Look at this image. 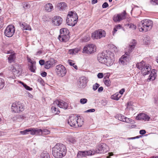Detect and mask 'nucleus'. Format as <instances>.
<instances>
[{"instance_id": "17", "label": "nucleus", "mask_w": 158, "mask_h": 158, "mask_svg": "<svg viewBox=\"0 0 158 158\" xmlns=\"http://www.w3.org/2000/svg\"><path fill=\"white\" fill-rule=\"evenodd\" d=\"M87 80L84 76H82L80 78L78 83V87L80 88H84L87 85Z\"/></svg>"}, {"instance_id": "26", "label": "nucleus", "mask_w": 158, "mask_h": 158, "mask_svg": "<svg viewBox=\"0 0 158 158\" xmlns=\"http://www.w3.org/2000/svg\"><path fill=\"white\" fill-rule=\"evenodd\" d=\"M156 70L154 69L152 70L148 80L152 81L155 80L156 76Z\"/></svg>"}, {"instance_id": "9", "label": "nucleus", "mask_w": 158, "mask_h": 158, "mask_svg": "<svg viewBox=\"0 0 158 158\" xmlns=\"http://www.w3.org/2000/svg\"><path fill=\"white\" fill-rule=\"evenodd\" d=\"M105 32L102 29H99L95 31L92 34V38L93 39H98L104 37L105 36Z\"/></svg>"}, {"instance_id": "34", "label": "nucleus", "mask_w": 158, "mask_h": 158, "mask_svg": "<svg viewBox=\"0 0 158 158\" xmlns=\"http://www.w3.org/2000/svg\"><path fill=\"white\" fill-rule=\"evenodd\" d=\"M45 10L48 11H50L53 8V6L52 4L49 3L47 4L45 6Z\"/></svg>"}, {"instance_id": "48", "label": "nucleus", "mask_w": 158, "mask_h": 158, "mask_svg": "<svg viewBox=\"0 0 158 158\" xmlns=\"http://www.w3.org/2000/svg\"><path fill=\"white\" fill-rule=\"evenodd\" d=\"M4 25V22L3 20V18L0 17V29L2 28Z\"/></svg>"}, {"instance_id": "21", "label": "nucleus", "mask_w": 158, "mask_h": 158, "mask_svg": "<svg viewBox=\"0 0 158 158\" xmlns=\"http://www.w3.org/2000/svg\"><path fill=\"white\" fill-rule=\"evenodd\" d=\"M107 147L105 144H101L98 146V150H97V152L99 153H104L107 151Z\"/></svg>"}, {"instance_id": "33", "label": "nucleus", "mask_w": 158, "mask_h": 158, "mask_svg": "<svg viewBox=\"0 0 158 158\" xmlns=\"http://www.w3.org/2000/svg\"><path fill=\"white\" fill-rule=\"evenodd\" d=\"M103 81L105 84L107 86H110L111 85V81L109 79V77L107 78H103Z\"/></svg>"}, {"instance_id": "27", "label": "nucleus", "mask_w": 158, "mask_h": 158, "mask_svg": "<svg viewBox=\"0 0 158 158\" xmlns=\"http://www.w3.org/2000/svg\"><path fill=\"white\" fill-rule=\"evenodd\" d=\"M67 7V4L65 2H60L58 3L57 5L58 9L63 10H65Z\"/></svg>"}, {"instance_id": "6", "label": "nucleus", "mask_w": 158, "mask_h": 158, "mask_svg": "<svg viewBox=\"0 0 158 158\" xmlns=\"http://www.w3.org/2000/svg\"><path fill=\"white\" fill-rule=\"evenodd\" d=\"M78 117L76 115H73L70 116L68 120V123L70 126L74 127L81 126V125L78 123Z\"/></svg>"}, {"instance_id": "38", "label": "nucleus", "mask_w": 158, "mask_h": 158, "mask_svg": "<svg viewBox=\"0 0 158 158\" xmlns=\"http://www.w3.org/2000/svg\"><path fill=\"white\" fill-rule=\"evenodd\" d=\"M68 140L69 142L72 143H74L76 141L75 138L72 136H69L68 138Z\"/></svg>"}, {"instance_id": "22", "label": "nucleus", "mask_w": 158, "mask_h": 158, "mask_svg": "<svg viewBox=\"0 0 158 158\" xmlns=\"http://www.w3.org/2000/svg\"><path fill=\"white\" fill-rule=\"evenodd\" d=\"M55 63V62L54 59H50L45 62L44 68L46 69H49L52 67Z\"/></svg>"}, {"instance_id": "57", "label": "nucleus", "mask_w": 158, "mask_h": 158, "mask_svg": "<svg viewBox=\"0 0 158 158\" xmlns=\"http://www.w3.org/2000/svg\"><path fill=\"white\" fill-rule=\"evenodd\" d=\"M146 133V131L145 130H142L140 131L139 133L141 135H143L145 134Z\"/></svg>"}, {"instance_id": "60", "label": "nucleus", "mask_w": 158, "mask_h": 158, "mask_svg": "<svg viewBox=\"0 0 158 158\" xmlns=\"http://www.w3.org/2000/svg\"><path fill=\"white\" fill-rule=\"evenodd\" d=\"M41 75L43 77H45L47 75V73L45 72H43L41 74Z\"/></svg>"}, {"instance_id": "36", "label": "nucleus", "mask_w": 158, "mask_h": 158, "mask_svg": "<svg viewBox=\"0 0 158 158\" xmlns=\"http://www.w3.org/2000/svg\"><path fill=\"white\" fill-rule=\"evenodd\" d=\"M32 128H30L29 129H27L24 130L23 131H20V133L22 135H25L28 134V132H30V134H31Z\"/></svg>"}, {"instance_id": "25", "label": "nucleus", "mask_w": 158, "mask_h": 158, "mask_svg": "<svg viewBox=\"0 0 158 158\" xmlns=\"http://www.w3.org/2000/svg\"><path fill=\"white\" fill-rule=\"evenodd\" d=\"M20 26L23 30H30L31 31V27L29 25L25 23H19Z\"/></svg>"}, {"instance_id": "55", "label": "nucleus", "mask_w": 158, "mask_h": 158, "mask_svg": "<svg viewBox=\"0 0 158 158\" xmlns=\"http://www.w3.org/2000/svg\"><path fill=\"white\" fill-rule=\"evenodd\" d=\"M98 77L99 78H102L103 77V74L102 73H99L98 74Z\"/></svg>"}, {"instance_id": "40", "label": "nucleus", "mask_w": 158, "mask_h": 158, "mask_svg": "<svg viewBox=\"0 0 158 158\" xmlns=\"http://www.w3.org/2000/svg\"><path fill=\"white\" fill-rule=\"evenodd\" d=\"M78 49H72L69 50V52L71 54H75L78 53Z\"/></svg>"}, {"instance_id": "47", "label": "nucleus", "mask_w": 158, "mask_h": 158, "mask_svg": "<svg viewBox=\"0 0 158 158\" xmlns=\"http://www.w3.org/2000/svg\"><path fill=\"white\" fill-rule=\"evenodd\" d=\"M90 39V37L88 36H86L84 37L82 39L83 42H87Z\"/></svg>"}, {"instance_id": "15", "label": "nucleus", "mask_w": 158, "mask_h": 158, "mask_svg": "<svg viewBox=\"0 0 158 158\" xmlns=\"http://www.w3.org/2000/svg\"><path fill=\"white\" fill-rule=\"evenodd\" d=\"M53 105H56L60 108L65 109H67L68 107V104L61 100L55 101L53 103Z\"/></svg>"}, {"instance_id": "46", "label": "nucleus", "mask_w": 158, "mask_h": 158, "mask_svg": "<svg viewBox=\"0 0 158 158\" xmlns=\"http://www.w3.org/2000/svg\"><path fill=\"white\" fill-rule=\"evenodd\" d=\"M100 85L98 84V83H96L95 84L93 85V89L95 91L98 88V87Z\"/></svg>"}, {"instance_id": "50", "label": "nucleus", "mask_w": 158, "mask_h": 158, "mask_svg": "<svg viewBox=\"0 0 158 158\" xmlns=\"http://www.w3.org/2000/svg\"><path fill=\"white\" fill-rule=\"evenodd\" d=\"M27 60L29 62H30L31 64V65H33L35 64L36 62L35 61H32L29 58H27Z\"/></svg>"}, {"instance_id": "56", "label": "nucleus", "mask_w": 158, "mask_h": 158, "mask_svg": "<svg viewBox=\"0 0 158 158\" xmlns=\"http://www.w3.org/2000/svg\"><path fill=\"white\" fill-rule=\"evenodd\" d=\"M73 61L71 60H69L68 62L70 65L73 66L75 64L73 62Z\"/></svg>"}, {"instance_id": "43", "label": "nucleus", "mask_w": 158, "mask_h": 158, "mask_svg": "<svg viewBox=\"0 0 158 158\" xmlns=\"http://www.w3.org/2000/svg\"><path fill=\"white\" fill-rule=\"evenodd\" d=\"M4 86V81L3 79L0 78V89H2Z\"/></svg>"}, {"instance_id": "1", "label": "nucleus", "mask_w": 158, "mask_h": 158, "mask_svg": "<svg viewBox=\"0 0 158 158\" xmlns=\"http://www.w3.org/2000/svg\"><path fill=\"white\" fill-rule=\"evenodd\" d=\"M66 147L60 143L56 144L52 149V154L55 158H62L66 155Z\"/></svg>"}, {"instance_id": "11", "label": "nucleus", "mask_w": 158, "mask_h": 158, "mask_svg": "<svg viewBox=\"0 0 158 158\" xmlns=\"http://www.w3.org/2000/svg\"><path fill=\"white\" fill-rule=\"evenodd\" d=\"M132 56L127 52L125 53L119 59V63L122 64L127 65L131 59Z\"/></svg>"}, {"instance_id": "16", "label": "nucleus", "mask_w": 158, "mask_h": 158, "mask_svg": "<svg viewBox=\"0 0 158 158\" xmlns=\"http://www.w3.org/2000/svg\"><path fill=\"white\" fill-rule=\"evenodd\" d=\"M107 52H108V51H106L98 55L97 58L99 62L105 64L106 57H107L106 55Z\"/></svg>"}, {"instance_id": "18", "label": "nucleus", "mask_w": 158, "mask_h": 158, "mask_svg": "<svg viewBox=\"0 0 158 158\" xmlns=\"http://www.w3.org/2000/svg\"><path fill=\"white\" fill-rule=\"evenodd\" d=\"M136 118L137 120H143L144 121H148L150 118V117L144 113H141L138 114Z\"/></svg>"}, {"instance_id": "13", "label": "nucleus", "mask_w": 158, "mask_h": 158, "mask_svg": "<svg viewBox=\"0 0 158 158\" xmlns=\"http://www.w3.org/2000/svg\"><path fill=\"white\" fill-rule=\"evenodd\" d=\"M12 71L14 75L19 76L21 75L22 72V68L20 66L16 64L11 67Z\"/></svg>"}, {"instance_id": "39", "label": "nucleus", "mask_w": 158, "mask_h": 158, "mask_svg": "<svg viewBox=\"0 0 158 158\" xmlns=\"http://www.w3.org/2000/svg\"><path fill=\"white\" fill-rule=\"evenodd\" d=\"M20 83H21L23 85V86L26 89L29 91H31L32 90V88L30 87L29 86H28L26 84H24L23 82L21 81H20Z\"/></svg>"}, {"instance_id": "35", "label": "nucleus", "mask_w": 158, "mask_h": 158, "mask_svg": "<svg viewBox=\"0 0 158 158\" xmlns=\"http://www.w3.org/2000/svg\"><path fill=\"white\" fill-rule=\"evenodd\" d=\"M51 110L52 113L55 114H58L60 112V111L59 110L58 108L56 107V106H52L51 107Z\"/></svg>"}, {"instance_id": "54", "label": "nucleus", "mask_w": 158, "mask_h": 158, "mask_svg": "<svg viewBox=\"0 0 158 158\" xmlns=\"http://www.w3.org/2000/svg\"><path fill=\"white\" fill-rule=\"evenodd\" d=\"M95 111V110L94 109H90L88 110L85 111V112L86 113H88V112H94Z\"/></svg>"}, {"instance_id": "52", "label": "nucleus", "mask_w": 158, "mask_h": 158, "mask_svg": "<svg viewBox=\"0 0 158 158\" xmlns=\"http://www.w3.org/2000/svg\"><path fill=\"white\" fill-rule=\"evenodd\" d=\"M109 5L106 2H104L102 5V7L103 8H106L108 7Z\"/></svg>"}, {"instance_id": "49", "label": "nucleus", "mask_w": 158, "mask_h": 158, "mask_svg": "<svg viewBox=\"0 0 158 158\" xmlns=\"http://www.w3.org/2000/svg\"><path fill=\"white\" fill-rule=\"evenodd\" d=\"M86 156H91L93 155V152L91 150L85 151Z\"/></svg>"}, {"instance_id": "59", "label": "nucleus", "mask_w": 158, "mask_h": 158, "mask_svg": "<svg viewBox=\"0 0 158 158\" xmlns=\"http://www.w3.org/2000/svg\"><path fill=\"white\" fill-rule=\"evenodd\" d=\"M23 7L24 8V9L28 8L29 7V5L28 4L25 3Z\"/></svg>"}, {"instance_id": "28", "label": "nucleus", "mask_w": 158, "mask_h": 158, "mask_svg": "<svg viewBox=\"0 0 158 158\" xmlns=\"http://www.w3.org/2000/svg\"><path fill=\"white\" fill-rule=\"evenodd\" d=\"M24 118V116L22 115H16L11 118L13 121L14 122H21Z\"/></svg>"}, {"instance_id": "31", "label": "nucleus", "mask_w": 158, "mask_h": 158, "mask_svg": "<svg viewBox=\"0 0 158 158\" xmlns=\"http://www.w3.org/2000/svg\"><path fill=\"white\" fill-rule=\"evenodd\" d=\"M40 158H50V155L46 151H44L40 155Z\"/></svg>"}, {"instance_id": "20", "label": "nucleus", "mask_w": 158, "mask_h": 158, "mask_svg": "<svg viewBox=\"0 0 158 158\" xmlns=\"http://www.w3.org/2000/svg\"><path fill=\"white\" fill-rule=\"evenodd\" d=\"M116 118L120 121L127 123H131V122L129 118H127L121 114H117L116 116Z\"/></svg>"}, {"instance_id": "45", "label": "nucleus", "mask_w": 158, "mask_h": 158, "mask_svg": "<svg viewBox=\"0 0 158 158\" xmlns=\"http://www.w3.org/2000/svg\"><path fill=\"white\" fill-rule=\"evenodd\" d=\"M35 69L36 67L34 66V65H31L29 69L31 72L35 73Z\"/></svg>"}, {"instance_id": "63", "label": "nucleus", "mask_w": 158, "mask_h": 158, "mask_svg": "<svg viewBox=\"0 0 158 158\" xmlns=\"http://www.w3.org/2000/svg\"><path fill=\"white\" fill-rule=\"evenodd\" d=\"M152 2L155 3L156 4L158 3V0H151Z\"/></svg>"}, {"instance_id": "4", "label": "nucleus", "mask_w": 158, "mask_h": 158, "mask_svg": "<svg viewBox=\"0 0 158 158\" xmlns=\"http://www.w3.org/2000/svg\"><path fill=\"white\" fill-rule=\"evenodd\" d=\"M136 67L141 71V73L143 76L149 73L151 70V67L145 64L144 61H142L136 64Z\"/></svg>"}, {"instance_id": "3", "label": "nucleus", "mask_w": 158, "mask_h": 158, "mask_svg": "<svg viewBox=\"0 0 158 158\" xmlns=\"http://www.w3.org/2000/svg\"><path fill=\"white\" fill-rule=\"evenodd\" d=\"M78 20V16L75 11L69 12L66 19L67 25L74 26L77 23Z\"/></svg>"}, {"instance_id": "29", "label": "nucleus", "mask_w": 158, "mask_h": 158, "mask_svg": "<svg viewBox=\"0 0 158 158\" xmlns=\"http://www.w3.org/2000/svg\"><path fill=\"white\" fill-rule=\"evenodd\" d=\"M136 44V42L135 40H133L132 42L130 43L129 45V49L128 52L130 53L134 48Z\"/></svg>"}, {"instance_id": "42", "label": "nucleus", "mask_w": 158, "mask_h": 158, "mask_svg": "<svg viewBox=\"0 0 158 158\" xmlns=\"http://www.w3.org/2000/svg\"><path fill=\"white\" fill-rule=\"evenodd\" d=\"M42 134L47 135L49 134L50 133V131L47 129H42Z\"/></svg>"}, {"instance_id": "58", "label": "nucleus", "mask_w": 158, "mask_h": 158, "mask_svg": "<svg viewBox=\"0 0 158 158\" xmlns=\"http://www.w3.org/2000/svg\"><path fill=\"white\" fill-rule=\"evenodd\" d=\"M112 47L113 48V50L115 52H118V49L114 45H112Z\"/></svg>"}, {"instance_id": "14", "label": "nucleus", "mask_w": 158, "mask_h": 158, "mask_svg": "<svg viewBox=\"0 0 158 158\" xmlns=\"http://www.w3.org/2000/svg\"><path fill=\"white\" fill-rule=\"evenodd\" d=\"M126 12L123 11V12L117 15H115L113 17V20L115 22H119L126 18Z\"/></svg>"}, {"instance_id": "61", "label": "nucleus", "mask_w": 158, "mask_h": 158, "mask_svg": "<svg viewBox=\"0 0 158 158\" xmlns=\"http://www.w3.org/2000/svg\"><path fill=\"white\" fill-rule=\"evenodd\" d=\"M124 92L125 89L124 88H123L119 91V93L121 94L122 95L123 94Z\"/></svg>"}, {"instance_id": "44", "label": "nucleus", "mask_w": 158, "mask_h": 158, "mask_svg": "<svg viewBox=\"0 0 158 158\" xmlns=\"http://www.w3.org/2000/svg\"><path fill=\"white\" fill-rule=\"evenodd\" d=\"M88 100L85 98H81L80 100V103L82 104H84L86 103L87 102Z\"/></svg>"}, {"instance_id": "62", "label": "nucleus", "mask_w": 158, "mask_h": 158, "mask_svg": "<svg viewBox=\"0 0 158 158\" xmlns=\"http://www.w3.org/2000/svg\"><path fill=\"white\" fill-rule=\"evenodd\" d=\"M103 90V88L102 87H99L98 89V91L99 92H102Z\"/></svg>"}, {"instance_id": "53", "label": "nucleus", "mask_w": 158, "mask_h": 158, "mask_svg": "<svg viewBox=\"0 0 158 158\" xmlns=\"http://www.w3.org/2000/svg\"><path fill=\"white\" fill-rule=\"evenodd\" d=\"M39 63L41 65H45V61L43 60H39Z\"/></svg>"}, {"instance_id": "23", "label": "nucleus", "mask_w": 158, "mask_h": 158, "mask_svg": "<svg viewBox=\"0 0 158 158\" xmlns=\"http://www.w3.org/2000/svg\"><path fill=\"white\" fill-rule=\"evenodd\" d=\"M69 34L59 35L58 37V39L60 41L65 42L69 40Z\"/></svg>"}, {"instance_id": "5", "label": "nucleus", "mask_w": 158, "mask_h": 158, "mask_svg": "<svg viewBox=\"0 0 158 158\" xmlns=\"http://www.w3.org/2000/svg\"><path fill=\"white\" fill-rule=\"evenodd\" d=\"M55 72L58 76L63 77L66 74L67 70L64 65L60 64L56 66Z\"/></svg>"}, {"instance_id": "32", "label": "nucleus", "mask_w": 158, "mask_h": 158, "mask_svg": "<svg viewBox=\"0 0 158 158\" xmlns=\"http://www.w3.org/2000/svg\"><path fill=\"white\" fill-rule=\"evenodd\" d=\"M16 58L15 53L11 54H10L9 56L8 57L9 62L10 63L13 62Z\"/></svg>"}, {"instance_id": "2", "label": "nucleus", "mask_w": 158, "mask_h": 158, "mask_svg": "<svg viewBox=\"0 0 158 158\" xmlns=\"http://www.w3.org/2000/svg\"><path fill=\"white\" fill-rule=\"evenodd\" d=\"M152 21L150 20L144 19L139 23L138 28L140 31L146 32L152 29Z\"/></svg>"}, {"instance_id": "12", "label": "nucleus", "mask_w": 158, "mask_h": 158, "mask_svg": "<svg viewBox=\"0 0 158 158\" xmlns=\"http://www.w3.org/2000/svg\"><path fill=\"white\" fill-rule=\"evenodd\" d=\"M15 31L14 26L13 25H10L6 27L4 33L6 36L10 37H12Z\"/></svg>"}, {"instance_id": "30", "label": "nucleus", "mask_w": 158, "mask_h": 158, "mask_svg": "<svg viewBox=\"0 0 158 158\" xmlns=\"http://www.w3.org/2000/svg\"><path fill=\"white\" fill-rule=\"evenodd\" d=\"M69 30L66 28H63L60 30V35H64L69 34Z\"/></svg>"}, {"instance_id": "7", "label": "nucleus", "mask_w": 158, "mask_h": 158, "mask_svg": "<svg viewBox=\"0 0 158 158\" xmlns=\"http://www.w3.org/2000/svg\"><path fill=\"white\" fill-rule=\"evenodd\" d=\"M107 57H106L105 64L107 66H110L112 65L115 60L114 54L111 52L108 51L107 52Z\"/></svg>"}, {"instance_id": "64", "label": "nucleus", "mask_w": 158, "mask_h": 158, "mask_svg": "<svg viewBox=\"0 0 158 158\" xmlns=\"http://www.w3.org/2000/svg\"><path fill=\"white\" fill-rule=\"evenodd\" d=\"M115 27L116 28V29H120L121 27V26L120 25V24H118V25H117V26H116Z\"/></svg>"}, {"instance_id": "8", "label": "nucleus", "mask_w": 158, "mask_h": 158, "mask_svg": "<svg viewBox=\"0 0 158 158\" xmlns=\"http://www.w3.org/2000/svg\"><path fill=\"white\" fill-rule=\"evenodd\" d=\"M96 51V47L93 44H89L85 46L83 49L82 52L87 54H91Z\"/></svg>"}, {"instance_id": "51", "label": "nucleus", "mask_w": 158, "mask_h": 158, "mask_svg": "<svg viewBox=\"0 0 158 158\" xmlns=\"http://www.w3.org/2000/svg\"><path fill=\"white\" fill-rule=\"evenodd\" d=\"M128 25L129 26V27L130 28H131L133 29H135L136 28V26L135 25L132 23L129 24Z\"/></svg>"}, {"instance_id": "37", "label": "nucleus", "mask_w": 158, "mask_h": 158, "mask_svg": "<svg viewBox=\"0 0 158 158\" xmlns=\"http://www.w3.org/2000/svg\"><path fill=\"white\" fill-rule=\"evenodd\" d=\"M86 156L85 151H79L77 154L78 157Z\"/></svg>"}, {"instance_id": "19", "label": "nucleus", "mask_w": 158, "mask_h": 158, "mask_svg": "<svg viewBox=\"0 0 158 158\" xmlns=\"http://www.w3.org/2000/svg\"><path fill=\"white\" fill-rule=\"evenodd\" d=\"M62 19L60 16H55L53 18L52 23L56 26L60 25L62 22Z\"/></svg>"}, {"instance_id": "41", "label": "nucleus", "mask_w": 158, "mask_h": 158, "mask_svg": "<svg viewBox=\"0 0 158 158\" xmlns=\"http://www.w3.org/2000/svg\"><path fill=\"white\" fill-rule=\"evenodd\" d=\"M118 94H114L113 95H112L111 96V98H112V99H113L114 100H116V101H117V100H118L120 96H119V97H118Z\"/></svg>"}, {"instance_id": "10", "label": "nucleus", "mask_w": 158, "mask_h": 158, "mask_svg": "<svg viewBox=\"0 0 158 158\" xmlns=\"http://www.w3.org/2000/svg\"><path fill=\"white\" fill-rule=\"evenodd\" d=\"M11 110L12 112L18 113L23 110V106L20 102H16L12 104Z\"/></svg>"}, {"instance_id": "24", "label": "nucleus", "mask_w": 158, "mask_h": 158, "mask_svg": "<svg viewBox=\"0 0 158 158\" xmlns=\"http://www.w3.org/2000/svg\"><path fill=\"white\" fill-rule=\"evenodd\" d=\"M31 135H42V129L37 128H32Z\"/></svg>"}]
</instances>
